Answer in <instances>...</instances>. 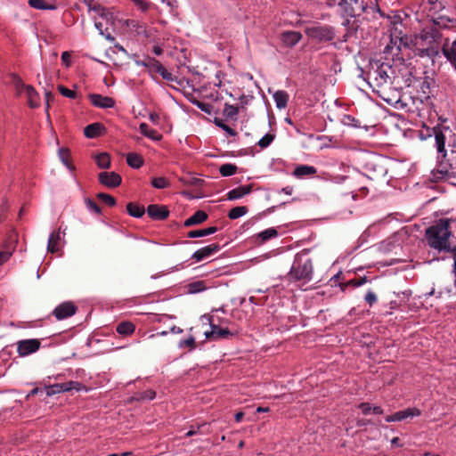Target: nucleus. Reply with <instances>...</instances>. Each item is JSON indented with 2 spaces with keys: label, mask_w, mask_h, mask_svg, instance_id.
I'll return each instance as SVG.
<instances>
[{
  "label": "nucleus",
  "mask_w": 456,
  "mask_h": 456,
  "mask_svg": "<svg viewBox=\"0 0 456 456\" xmlns=\"http://www.w3.org/2000/svg\"><path fill=\"white\" fill-rule=\"evenodd\" d=\"M12 256L11 251H2L0 252V265H4Z\"/></svg>",
  "instance_id": "nucleus-58"
},
{
  "label": "nucleus",
  "mask_w": 456,
  "mask_h": 456,
  "mask_svg": "<svg viewBox=\"0 0 456 456\" xmlns=\"http://www.w3.org/2000/svg\"><path fill=\"white\" fill-rule=\"evenodd\" d=\"M367 282H368L367 277L363 276V277H359V278L352 279V280L348 281L347 282L339 283V287H340L342 291H345L346 287H348V286H351V287H354V288H358V287H361V286H362L363 284H365Z\"/></svg>",
  "instance_id": "nucleus-36"
},
{
  "label": "nucleus",
  "mask_w": 456,
  "mask_h": 456,
  "mask_svg": "<svg viewBox=\"0 0 456 456\" xmlns=\"http://www.w3.org/2000/svg\"><path fill=\"white\" fill-rule=\"evenodd\" d=\"M389 69H391V66L381 63L377 65L375 69L370 70L368 76L374 78L377 86H381L387 84L390 79V76L388 75Z\"/></svg>",
  "instance_id": "nucleus-12"
},
{
  "label": "nucleus",
  "mask_w": 456,
  "mask_h": 456,
  "mask_svg": "<svg viewBox=\"0 0 456 456\" xmlns=\"http://www.w3.org/2000/svg\"><path fill=\"white\" fill-rule=\"evenodd\" d=\"M84 387H85L77 381H69L65 383H57L51 386H46L45 387L44 391L47 396H52L56 394L71 390L79 391Z\"/></svg>",
  "instance_id": "nucleus-9"
},
{
  "label": "nucleus",
  "mask_w": 456,
  "mask_h": 456,
  "mask_svg": "<svg viewBox=\"0 0 456 456\" xmlns=\"http://www.w3.org/2000/svg\"><path fill=\"white\" fill-rule=\"evenodd\" d=\"M442 38L443 35L436 26H426L414 36L413 40H409L407 35H403L402 31L395 28L390 35V43L384 49V53L387 59L391 56L394 61L403 64L404 62L403 50L410 48V44H412V50L416 56L434 60L440 54Z\"/></svg>",
  "instance_id": "nucleus-1"
},
{
  "label": "nucleus",
  "mask_w": 456,
  "mask_h": 456,
  "mask_svg": "<svg viewBox=\"0 0 456 456\" xmlns=\"http://www.w3.org/2000/svg\"><path fill=\"white\" fill-rule=\"evenodd\" d=\"M276 135L274 133H267L258 141L257 145L261 149H265L271 145Z\"/></svg>",
  "instance_id": "nucleus-46"
},
{
  "label": "nucleus",
  "mask_w": 456,
  "mask_h": 456,
  "mask_svg": "<svg viewBox=\"0 0 456 456\" xmlns=\"http://www.w3.org/2000/svg\"><path fill=\"white\" fill-rule=\"evenodd\" d=\"M208 216L205 211L198 210L191 216H190L184 221L183 225L185 227L197 225L205 222L208 219Z\"/></svg>",
  "instance_id": "nucleus-22"
},
{
  "label": "nucleus",
  "mask_w": 456,
  "mask_h": 456,
  "mask_svg": "<svg viewBox=\"0 0 456 456\" xmlns=\"http://www.w3.org/2000/svg\"><path fill=\"white\" fill-rule=\"evenodd\" d=\"M302 39V34L298 31H285L281 34V41L288 47L295 46Z\"/></svg>",
  "instance_id": "nucleus-18"
},
{
  "label": "nucleus",
  "mask_w": 456,
  "mask_h": 456,
  "mask_svg": "<svg viewBox=\"0 0 456 456\" xmlns=\"http://www.w3.org/2000/svg\"><path fill=\"white\" fill-rule=\"evenodd\" d=\"M238 167L232 163H225L220 166L219 173L222 176H231L236 174Z\"/></svg>",
  "instance_id": "nucleus-42"
},
{
  "label": "nucleus",
  "mask_w": 456,
  "mask_h": 456,
  "mask_svg": "<svg viewBox=\"0 0 456 456\" xmlns=\"http://www.w3.org/2000/svg\"><path fill=\"white\" fill-rule=\"evenodd\" d=\"M92 104L98 108H111L114 106V100L110 97L102 96L98 94H90L88 95Z\"/></svg>",
  "instance_id": "nucleus-17"
},
{
  "label": "nucleus",
  "mask_w": 456,
  "mask_h": 456,
  "mask_svg": "<svg viewBox=\"0 0 456 456\" xmlns=\"http://www.w3.org/2000/svg\"><path fill=\"white\" fill-rule=\"evenodd\" d=\"M77 310V307L74 305V303L68 301L63 302L56 306L53 311V314L58 321H61L74 315Z\"/></svg>",
  "instance_id": "nucleus-13"
},
{
  "label": "nucleus",
  "mask_w": 456,
  "mask_h": 456,
  "mask_svg": "<svg viewBox=\"0 0 456 456\" xmlns=\"http://www.w3.org/2000/svg\"><path fill=\"white\" fill-rule=\"evenodd\" d=\"M60 240H61L60 230L52 232L49 236L47 250L53 254L59 252L61 249Z\"/></svg>",
  "instance_id": "nucleus-24"
},
{
  "label": "nucleus",
  "mask_w": 456,
  "mask_h": 456,
  "mask_svg": "<svg viewBox=\"0 0 456 456\" xmlns=\"http://www.w3.org/2000/svg\"><path fill=\"white\" fill-rule=\"evenodd\" d=\"M69 59H70V53L68 52H63L61 54V60L63 62H65L67 64V66H69Z\"/></svg>",
  "instance_id": "nucleus-63"
},
{
  "label": "nucleus",
  "mask_w": 456,
  "mask_h": 456,
  "mask_svg": "<svg viewBox=\"0 0 456 456\" xmlns=\"http://www.w3.org/2000/svg\"><path fill=\"white\" fill-rule=\"evenodd\" d=\"M105 131L102 124L95 122L86 126L84 129V134L87 138H96L102 135Z\"/></svg>",
  "instance_id": "nucleus-20"
},
{
  "label": "nucleus",
  "mask_w": 456,
  "mask_h": 456,
  "mask_svg": "<svg viewBox=\"0 0 456 456\" xmlns=\"http://www.w3.org/2000/svg\"><path fill=\"white\" fill-rule=\"evenodd\" d=\"M179 348L188 347L190 351H192L196 348V341L193 336L189 337L186 339L180 340L178 344Z\"/></svg>",
  "instance_id": "nucleus-49"
},
{
  "label": "nucleus",
  "mask_w": 456,
  "mask_h": 456,
  "mask_svg": "<svg viewBox=\"0 0 456 456\" xmlns=\"http://www.w3.org/2000/svg\"><path fill=\"white\" fill-rule=\"evenodd\" d=\"M364 415H368L371 412V406L369 403H362L358 406Z\"/></svg>",
  "instance_id": "nucleus-57"
},
{
  "label": "nucleus",
  "mask_w": 456,
  "mask_h": 456,
  "mask_svg": "<svg viewBox=\"0 0 456 456\" xmlns=\"http://www.w3.org/2000/svg\"><path fill=\"white\" fill-rule=\"evenodd\" d=\"M432 21L433 24L431 26L437 27L439 31H441L442 28H450L456 26V20L446 16H439L433 19Z\"/></svg>",
  "instance_id": "nucleus-23"
},
{
  "label": "nucleus",
  "mask_w": 456,
  "mask_h": 456,
  "mask_svg": "<svg viewBox=\"0 0 456 456\" xmlns=\"http://www.w3.org/2000/svg\"><path fill=\"white\" fill-rule=\"evenodd\" d=\"M420 411L418 408H407L403 411L395 412V419L397 421H402L407 418H412L420 415Z\"/></svg>",
  "instance_id": "nucleus-33"
},
{
  "label": "nucleus",
  "mask_w": 456,
  "mask_h": 456,
  "mask_svg": "<svg viewBox=\"0 0 456 456\" xmlns=\"http://www.w3.org/2000/svg\"><path fill=\"white\" fill-rule=\"evenodd\" d=\"M398 307V304L396 301H391L389 303V308L390 310L386 313V314H392L393 310L396 309Z\"/></svg>",
  "instance_id": "nucleus-64"
},
{
  "label": "nucleus",
  "mask_w": 456,
  "mask_h": 456,
  "mask_svg": "<svg viewBox=\"0 0 456 456\" xmlns=\"http://www.w3.org/2000/svg\"><path fill=\"white\" fill-rule=\"evenodd\" d=\"M248 207L239 206V207H235V208H232V209H230L227 216L230 219L234 220V219H237V218H240V217L245 216L248 213Z\"/></svg>",
  "instance_id": "nucleus-41"
},
{
  "label": "nucleus",
  "mask_w": 456,
  "mask_h": 456,
  "mask_svg": "<svg viewBox=\"0 0 456 456\" xmlns=\"http://www.w3.org/2000/svg\"><path fill=\"white\" fill-rule=\"evenodd\" d=\"M219 250L220 245L218 243H212L196 250L192 254L191 258L194 259L196 262H201L204 259L213 256Z\"/></svg>",
  "instance_id": "nucleus-15"
},
{
  "label": "nucleus",
  "mask_w": 456,
  "mask_h": 456,
  "mask_svg": "<svg viewBox=\"0 0 456 456\" xmlns=\"http://www.w3.org/2000/svg\"><path fill=\"white\" fill-rule=\"evenodd\" d=\"M156 396V392L148 389L144 392H138L133 397H131V401H138V402H147L153 400Z\"/></svg>",
  "instance_id": "nucleus-35"
},
{
  "label": "nucleus",
  "mask_w": 456,
  "mask_h": 456,
  "mask_svg": "<svg viewBox=\"0 0 456 456\" xmlns=\"http://www.w3.org/2000/svg\"><path fill=\"white\" fill-rule=\"evenodd\" d=\"M24 90L26 92V95L28 96L29 106L31 108L37 107L38 104H37L36 99L37 98L38 94L36 92V90L34 89V87L31 86H26Z\"/></svg>",
  "instance_id": "nucleus-44"
},
{
  "label": "nucleus",
  "mask_w": 456,
  "mask_h": 456,
  "mask_svg": "<svg viewBox=\"0 0 456 456\" xmlns=\"http://www.w3.org/2000/svg\"><path fill=\"white\" fill-rule=\"evenodd\" d=\"M454 223L452 217L440 218L435 221L425 231L424 239L427 245L438 253L451 254L453 258V272H456V245H452L450 240L453 236L451 224Z\"/></svg>",
  "instance_id": "nucleus-2"
},
{
  "label": "nucleus",
  "mask_w": 456,
  "mask_h": 456,
  "mask_svg": "<svg viewBox=\"0 0 456 456\" xmlns=\"http://www.w3.org/2000/svg\"><path fill=\"white\" fill-rule=\"evenodd\" d=\"M433 175L436 180L456 178V157L454 154L447 155L438 161L436 171Z\"/></svg>",
  "instance_id": "nucleus-7"
},
{
  "label": "nucleus",
  "mask_w": 456,
  "mask_h": 456,
  "mask_svg": "<svg viewBox=\"0 0 456 456\" xmlns=\"http://www.w3.org/2000/svg\"><path fill=\"white\" fill-rule=\"evenodd\" d=\"M214 123H215V125L216 126H218L221 129H223L229 135H231V136H236L237 135V132L234 129H232V127H230L228 125L224 124L222 119L216 118L215 120H214Z\"/></svg>",
  "instance_id": "nucleus-50"
},
{
  "label": "nucleus",
  "mask_w": 456,
  "mask_h": 456,
  "mask_svg": "<svg viewBox=\"0 0 456 456\" xmlns=\"http://www.w3.org/2000/svg\"><path fill=\"white\" fill-rule=\"evenodd\" d=\"M435 145L442 158L447 157L448 150L451 154L456 153V134L448 126L434 128Z\"/></svg>",
  "instance_id": "nucleus-3"
},
{
  "label": "nucleus",
  "mask_w": 456,
  "mask_h": 456,
  "mask_svg": "<svg viewBox=\"0 0 456 456\" xmlns=\"http://www.w3.org/2000/svg\"><path fill=\"white\" fill-rule=\"evenodd\" d=\"M95 161L100 168L105 169L110 167L111 157L106 152L96 155Z\"/></svg>",
  "instance_id": "nucleus-38"
},
{
  "label": "nucleus",
  "mask_w": 456,
  "mask_h": 456,
  "mask_svg": "<svg viewBox=\"0 0 456 456\" xmlns=\"http://www.w3.org/2000/svg\"><path fill=\"white\" fill-rule=\"evenodd\" d=\"M252 191V184L239 186L228 191L227 200H235L249 194Z\"/></svg>",
  "instance_id": "nucleus-19"
},
{
  "label": "nucleus",
  "mask_w": 456,
  "mask_h": 456,
  "mask_svg": "<svg viewBox=\"0 0 456 456\" xmlns=\"http://www.w3.org/2000/svg\"><path fill=\"white\" fill-rule=\"evenodd\" d=\"M118 24L122 29L126 31H135L137 34H140L141 29L142 28V26L134 20H118Z\"/></svg>",
  "instance_id": "nucleus-27"
},
{
  "label": "nucleus",
  "mask_w": 456,
  "mask_h": 456,
  "mask_svg": "<svg viewBox=\"0 0 456 456\" xmlns=\"http://www.w3.org/2000/svg\"><path fill=\"white\" fill-rule=\"evenodd\" d=\"M41 346V342L37 338L22 339L17 342V352L20 356H27L36 353Z\"/></svg>",
  "instance_id": "nucleus-11"
},
{
  "label": "nucleus",
  "mask_w": 456,
  "mask_h": 456,
  "mask_svg": "<svg viewBox=\"0 0 456 456\" xmlns=\"http://www.w3.org/2000/svg\"><path fill=\"white\" fill-rule=\"evenodd\" d=\"M12 83L14 84L18 94H20L21 89H25V86H27L22 82L21 78L16 75H12Z\"/></svg>",
  "instance_id": "nucleus-56"
},
{
  "label": "nucleus",
  "mask_w": 456,
  "mask_h": 456,
  "mask_svg": "<svg viewBox=\"0 0 456 456\" xmlns=\"http://www.w3.org/2000/svg\"><path fill=\"white\" fill-rule=\"evenodd\" d=\"M208 320L210 322V327L215 330L216 339L218 340L220 338H228L232 337L233 334L227 328H221L220 326L214 324L212 322V317L208 316Z\"/></svg>",
  "instance_id": "nucleus-28"
},
{
  "label": "nucleus",
  "mask_w": 456,
  "mask_h": 456,
  "mask_svg": "<svg viewBox=\"0 0 456 456\" xmlns=\"http://www.w3.org/2000/svg\"><path fill=\"white\" fill-rule=\"evenodd\" d=\"M278 236V232L275 228H268L257 234V238L260 239L261 242H266L267 240Z\"/></svg>",
  "instance_id": "nucleus-43"
},
{
  "label": "nucleus",
  "mask_w": 456,
  "mask_h": 456,
  "mask_svg": "<svg viewBox=\"0 0 456 456\" xmlns=\"http://www.w3.org/2000/svg\"><path fill=\"white\" fill-rule=\"evenodd\" d=\"M341 276H342V273H341V272H339V273H336L334 276H332V277H331L330 281H331L334 285H337V284H338V285H339L338 281H339V279H340V277H341Z\"/></svg>",
  "instance_id": "nucleus-62"
},
{
  "label": "nucleus",
  "mask_w": 456,
  "mask_h": 456,
  "mask_svg": "<svg viewBox=\"0 0 456 456\" xmlns=\"http://www.w3.org/2000/svg\"><path fill=\"white\" fill-rule=\"evenodd\" d=\"M441 51L450 64L456 69V38L452 43L449 38H445Z\"/></svg>",
  "instance_id": "nucleus-14"
},
{
  "label": "nucleus",
  "mask_w": 456,
  "mask_h": 456,
  "mask_svg": "<svg viewBox=\"0 0 456 456\" xmlns=\"http://www.w3.org/2000/svg\"><path fill=\"white\" fill-rule=\"evenodd\" d=\"M215 334H216V332L212 328L210 330L204 332L205 338L209 340H216Z\"/></svg>",
  "instance_id": "nucleus-61"
},
{
  "label": "nucleus",
  "mask_w": 456,
  "mask_h": 456,
  "mask_svg": "<svg viewBox=\"0 0 456 456\" xmlns=\"http://www.w3.org/2000/svg\"><path fill=\"white\" fill-rule=\"evenodd\" d=\"M28 5L31 8L37 9V10H50L53 11L57 9V5L53 3H47L45 0H28Z\"/></svg>",
  "instance_id": "nucleus-29"
},
{
  "label": "nucleus",
  "mask_w": 456,
  "mask_h": 456,
  "mask_svg": "<svg viewBox=\"0 0 456 456\" xmlns=\"http://www.w3.org/2000/svg\"><path fill=\"white\" fill-rule=\"evenodd\" d=\"M314 267L310 258L303 261L297 257L287 274V279L290 282H299L300 286L308 283L313 279Z\"/></svg>",
  "instance_id": "nucleus-4"
},
{
  "label": "nucleus",
  "mask_w": 456,
  "mask_h": 456,
  "mask_svg": "<svg viewBox=\"0 0 456 456\" xmlns=\"http://www.w3.org/2000/svg\"><path fill=\"white\" fill-rule=\"evenodd\" d=\"M305 33L310 39L318 43L331 42L336 37L335 28L327 24L314 23L306 27Z\"/></svg>",
  "instance_id": "nucleus-6"
},
{
  "label": "nucleus",
  "mask_w": 456,
  "mask_h": 456,
  "mask_svg": "<svg viewBox=\"0 0 456 456\" xmlns=\"http://www.w3.org/2000/svg\"><path fill=\"white\" fill-rule=\"evenodd\" d=\"M207 289L204 281H196L187 285V291L190 294H196Z\"/></svg>",
  "instance_id": "nucleus-39"
},
{
  "label": "nucleus",
  "mask_w": 456,
  "mask_h": 456,
  "mask_svg": "<svg viewBox=\"0 0 456 456\" xmlns=\"http://www.w3.org/2000/svg\"><path fill=\"white\" fill-rule=\"evenodd\" d=\"M86 208L96 214H101V208L93 200L86 198L85 199Z\"/></svg>",
  "instance_id": "nucleus-53"
},
{
  "label": "nucleus",
  "mask_w": 456,
  "mask_h": 456,
  "mask_svg": "<svg viewBox=\"0 0 456 456\" xmlns=\"http://www.w3.org/2000/svg\"><path fill=\"white\" fill-rule=\"evenodd\" d=\"M338 6L341 8L344 15L352 18L359 16L366 9L362 0H338Z\"/></svg>",
  "instance_id": "nucleus-8"
},
{
  "label": "nucleus",
  "mask_w": 456,
  "mask_h": 456,
  "mask_svg": "<svg viewBox=\"0 0 456 456\" xmlns=\"http://www.w3.org/2000/svg\"><path fill=\"white\" fill-rule=\"evenodd\" d=\"M364 300L370 306H372L374 304L377 303L378 297L373 290L370 289L365 294Z\"/></svg>",
  "instance_id": "nucleus-52"
},
{
  "label": "nucleus",
  "mask_w": 456,
  "mask_h": 456,
  "mask_svg": "<svg viewBox=\"0 0 456 456\" xmlns=\"http://www.w3.org/2000/svg\"><path fill=\"white\" fill-rule=\"evenodd\" d=\"M162 4H167L171 11L174 8H177V2L175 0H162Z\"/></svg>",
  "instance_id": "nucleus-60"
},
{
  "label": "nucleus",
  "mask_w": 456,
  "mask_h": 456,
  "mask_svg": "<svg viewBox=\"0 0 456 456\" xmlns=\"http://www.w3.org/2000/svg\"><path fill=\"white\" fill-rule=\"evenodd\" d=\"M216 232H217V227L211 226V227L205 228V229L190 231L187 233V237L191 238V239H192V238H199V237H204V236H208V235L213 234Z\"/></svg>",
  "instance_id": "nucleus-34"
},
{
  "label": "nucleus",
  "mask_w": 456,
  "mask_h": 456,
  "mask_svg": "<svg viewBox=\"0 0 456 456\" xmlns=\"http://www.w3.org/2000/svg\"><path fill=\"white\" fill-rule=\"evenodd\" d=\"M151 183L156 189H165L170 186V183L162 176L153 178Z\"/></svg>",
  "instance_id": "nucleus-48"
},
{
  "label": "nucleus",
  "mask_w": 456,
  "mask_h": 456,
  "mask_svg": "<svg viewBox=\"0 0 456 456\" xmlns=\"http://www.w3.org/2000/svg\"><path fill=\"white\" fill-rule=\"evenodd\" d=\"M126 163L132 168H140L143 164V159L140 154L129 152L126 156Z\"/></svg>",
  "instance_id": "nucleus-31"
},
{
  "label": "nucleus",
  "mask_w": 456,
  "mask_h": 456,
  "mask_svg": "<svg viewBox=\"0 0 456 456\" xmlns=\"http://www.w3.org/2000/svg\"><path fill=\"white\" fill-rule=\"evenodd\" d=\"M273 97L278 109L281 110L287 107L289 95L286 91L278 90L273 94Z\"/></svg>",
  "instance_id": "nucleus-26"
},
{
  "label": "nucleus",
  "mask_w": 456,
  "mask_h": 456,
  "mask_svg": "<svg viewBox=\"0 0 456 456\" xmlns=\"http://www.w3.org/2000/svg\"><path fill=\"white\" fill-rule=\"evenodd\" d=\"M139 130L144 136L151 139L152 141L158 142L162 139V134L157 130L151 128L146 123H141Z\"/></svg>",
  "instance_id": "nucleus-25"
},
{
  "label": "nucleus",
  "mask_w": 456,
  "mask_h": 456,
  "mask_svg": "<svg viewBox=\"0 0 456 456\" xmlns=\"http://www.w3.org/2000/svg\"><path fill=\"white\" fill-rule=\"evenodd\" d=\"M99 181L102 184L110 188L114 187V172H102L99 174Z\"/></svg>",
  "instance_id": "nucleus-40"
},
{
  "label": "nucleus",
  "mask_w": 456,
  "mask_h": 456,
  "mask_svg": "<svg viewBox=\"0 0 456 456\" xmlns=\"http://www.w3.org/2000/svg\"><path fill=\"white\" fill-rule=\"evenodd\" d=\"M190 102L193 105L197 106L201 111L208 114V115H210L212 113V110L214 108L212 104L200 102V101L197 100L196 98H191Z\"/></svg>",
  "instance_id": "nucleus-45"
},
{
  "label": "nucleus",
  "mask_w": 456,
  "mask_h": 456,
  "mask_svg": "<svg viewBox=\"0 0 456 456\" xmlns=\"http://www.w3.org/2000/svg\"><path fill=\"white\" fill-rule=\"evenodd\" d=\"M58 90L61 94V95L67 98L75 99L77 97V93L75 91L70 90L63 86H59Z\"/></svg>",
  "instance_id": "nucleus-54"
},
{
  "label": "nucleus",
  "mask_w": 456,
  "mask_h": 456,
  "mask_svg": "<svg viewBox=\"0 0 456 456\" xmlns=\"http://www.w3.org/2000/svg\"><path fill=\"white\" fill-rule=\"evenodd\" d=\"M132 3L138 10L142 12H147L150 7V4L145 0H133Z\"/></svg>",
  "instance_id": "nucleus-55"
},
{
  "label": "nucleus",
  "mask_w": 456,
  "mask_h": 456,
  "mask_svg": "<svg viewBox=\"0 0 456 456\" xmlns=\"http://www.w3.org/2000/svg\"><path fill=\"white\" fill-rule=\"evenodd\" d=\"M98 17L95 18V28L100 31V34L104 36L108 40H114L112 32L114 31V17L113 13L102 6L94 7Z\"/></svg>",
  "instance_id": "nucleus-5"
},
{
  "label": "nucleus",
  "mask_w": 456,
  "mask_h": 456,
  "mask_svg": "<svg viewBox=\"0 0 456 456\" xmlns=\"http://www.w3.org/2000/svg\"><path fill=\"white\" fill-rule=\"evenodd\" d=\"M316 172H317L316 168L313 166L300 165L294 169L293 175L296 177L301 178L304 176L315 175Z\"/></svg>",
  "instance_id": "nucleus-30"
},
{
  "label": "nucleus",
  "mask_w": 456,
  "mask_h": 456,
  "mask_svg": "<svg viewBox=\"0 0 456 456\" xmlns=\"http://www.w3.org/2000/svg\"><path fill=\"white\" fill-rule=\"evenodd\" d=\"M126 211L131 216L140 218L144 215L145 208L136 202H130L126 205Z\"/></svg>",
  "instance_id": "nucleus-32"
},
{
  "label": "nucleus",
  "mask_w": 456,
  "mask_h": 456,
  "mask_svg": "<svg viewBox=\"0 0 456 456\" xmlns=\"http://www.w3.org/2000/svg\"><path fill=\"white\" fill-rule=\"evenodd\" d=\"M96 198L109 207L114 206V198L110 194L100 192L96 195Z\"/></svg>",
  "instance_id": "nucleus-51"
},
{
  "label": "nucleus",
  "mask_w": 456,
  "mask_h": 456,
  "mask_svg": "<svg viewBox=\"0 0 456 456\" xmlns=\"http://www.w3.org/2000/svg\"><path fill=\"white\" fill-rule=\"evenodd\" d=\"M240 109L237 105H232L230 103H224V116L227 119H237V116L239 114Z\"/></svg>",
  "instance_id": "nucleus-37"
},
{
  "label": "nucleus",
  "mask_w": 456,
  "mask_h": 456,
  "mask_svg": "<svg viewBox=\"0 0 456 456\" xmlns=\"http://www.w3.org/2000/svg\"><path fill=\"white\" fill-rule=\"evenodd\" d=\"M59 154H60V157L62 160V162L68 166V160H67V156L69 154V151L66 150V149H60L59 150Z\"/></svg>",
  "instance_id": "nucleus-59"
},
{
  "label": "nucleus",
  "mask_w": 456,
  "mask_h": 456,
  "mask_svg": "<svg viewBox=\"0 0 456 456\" xmlns=\"http://www.w3.org/2000/svg\"><path fill=\"white\" fill-rule=\"evenodd\" d=\"M135 331V324L130 321H121L116 325V332L121 336H131Z\"/></svg>",
  "instance_id": "nucleus-21"
},
{
  "label": "nucleus",
  "mask_w": 456,
  "mask_h": 456,
  "mask_svg": "<svg viewBox=\"0 0 456 456\" xmlns=\"http://www.w3.org/2000/svg\"><path fill=\"white\" fill-rule=\"evenodd\" d=\"M147 214L153 220H165L169 216V210L167 206L151 204L147 208Z\"/></svg>",
  "instance_id": "nucleus-16"
},
{
  "label": "nucleus",
  "mask_w": 456,
  "mask_h": 456,
  "mask_svg": "<svg viewBox=\"0 0 456 456\" xmlns=\"http://www.w3.org/2000/svg\"><path fill=\"white\" fill-rule=\"evenodd\" d=\"M341 122L343 125L352 127H360V121L356 119L354 117L349 114H346L343 116Z\"/></svg>",
  "instance_id": "nucleus-47"
},
{
  "label": "nucleus",
  "mask_w": 456,
  "mask_h": 456,
  "mask_svg": "<svg viewBox=\"0 0 456 456\" xmlns=\"http://www.w3.org/2000/svg\"><path fill=\"white\" fill-rule=\"evenodd\" d=\"M148 69L150 72L159 73L163 79L167 81H175L178 85H181L182 82L177 79L175 76L172 75L169 71L167 70L163 67V65L156 60L155 58L148 56Z\"/></svg>",
  "instance_id": "nucleus-10"
}]
</instances>
